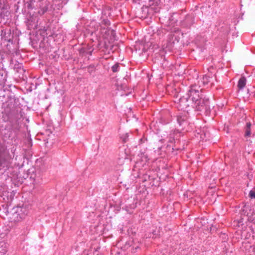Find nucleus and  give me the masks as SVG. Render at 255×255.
Listing matches in <instances>:
<instances>
[{"label": "nucleus", "mask_w": 255, "mask_h": 255, "mask_svg": "<svg viewBox=\"0 0 255 255\" xmlns=\"http://www.w3.org/2000/svg\"><path fill=\"white\" fill-rule=\"evenodd\" d=\"M202 89L200 86H197L196 84L190 87L188 93L186 96H183L180 99L179 105L182 109H186L192 107L201 111L206 109L208 106V100L202 99V95L200 94Z\"/></svg>", "instance_id": "f257e3e1"}, {"label": "nucleus", "mask_w": 255, "mask_h": 255, "mask_svg": "<svg viewBox=\"0 0 255 255\" xmlns=\"http://www.w3.org/2000/svg\"><path fill=\"white\" fill-rule=\"evenodd\" d=\"M27 213V210L25 207H17L14 209L13 218L15 221L19 222L23 219Z\"/></svg>", "instance_id": "f03ea898"}, {"label": "nucleus", "mask_w": 255, "mask_h": 255, "mask_svg": "<svg viewBox=\"0 0 255 255\" xmlns=\"http://www.w3.org/2000/svg\"><path fill=\"white\" fill-rule=\"evenodd\" d=\"M209 77L207 76H204L202 78H200L198 81V84H196L197 86H200V87L202 85H205L207 84L209 82Z\"/></svg>", "instance_id": "7ed1b4c3"}, {"label": "nucleus", "mask_w": 255, "mask_h": 255, "mask_svg": "<svg viewBox=\"0 0 255 255\" xmlns=\"http://www.w3.org/2000/svg\"><path fill=\"white\" fill-rule=\"evenodd\" d=\"M246 85V79L245 77H242L240 79L238 83V87L240 89H243Z\"/></svg>", "instance_id": "20e7f679"}, {"label": "nucleus", "mask_w": 255, "mask_h": 255, "mask_svg": "<svg viewBox=\"0 0 255 255\" xmlns=\"http://www.w3.org/2000/svg\"><path fill=\"white\" fill-rule=\"evenodd\" d=\"M251 124L250 123H247L245 133V136L246 137H250L251 136Z\"/></svg>", "instance_id": "39448f33"}, {"label": "nucleus", "mask_w": 255, "mask_h": 255, "mask_svg": "<svg viewBox=\"0 0 255 255\" xmlns=\"http://www.w3.org/2000/svg\"><path fill=\"white\" fill-rule=\"evenodd\" d=\"M8 192L7 191H3L2 193L1 196L3 197V199L4 200H5L6 202H9L12 200V197L10 196V197H8L7 194H8Z\"/></svg>", "instance_id": "423d86ee"}, {"label": "nucleus", "mask_w": 255, "mask_h": 255, "mask_svg": "<svg viewBox=\"0 0 255 255\" xmlns=\"http://www.w3.org/2000/svg\"><path fill=\"white\" fill-rule=\"evenodd\" d=\"M119 67V64H116L114 65H113L112 67V71L114 72H116L118 71V69Z\"/></svg>", "instance_id": "0eeeda50"}, {"label": "nucleus", "mask_w": 255, "mask_h": 255, "mask_svg": "<svg viewBox=\"0 0 255 255\" xmlns=\"http://www.w3.org/2000/svg\"><path fill=\"white\" fill-rule=\"evenodd\" d=\"M249 196L251 198H255V191L251 190L249 193Z\"/></svg>", "instance_id": "6e6552de"}, {"label": "nucleus", "mask_w": 255, "mask_h": 255, "mask_svg": "<svg viewBox=\"0 0 255 255\" xmlns=\"http://www.w3.org/2000/svg\"><path fill=\"white\" fill-rule=\"evenodd\" d=\"M5 250L4 249H0V255H5Z\"/></svg>", "instance_id": "1a4fd4ad"}, {"label": "nucleus", "mask_w": 255, "mask_h": 255, "mask_svg": "<svg viewBox=\"0 0 255 255\" xmlns=\"http://www.w3.org/2000/svg\"><path fill=\"white\" fill-rule=\"evenodd\" d=\"M178 122L180 124H181V121H180V119H178Z\"/></svg>", "instance_id": "9d476101"}, {"label": "nucleus", "mask_w": 255, "mask_h": 255, "mask_svg": "<svg viewBox=\"0 0 255 255\" xmlns=\"http://www.w3.org/2000/svg\"><path fill=\"white\" fill-rule=\"evenodd\" d=\"M184 121V119L180 120V121Z\"/></svg>", "instance_id": "9b49d317"}, {"label": "nucleus", "mask_w": 255, "mask_h": 255, "mask_svg": "<svg viewBox=\"0 0 255 255\" xmlns=\"http://www.w3.org/2000/svg\"><path fill=\"white\" fill-rule=\"evenodd\" d=\"M184 121V119L180 120V121Z\"/></svg>", "instance_id": "f8f14e48"}]
</instances>
